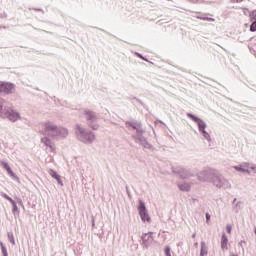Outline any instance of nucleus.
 <instances>
[{
	"label": "nucleus",
	"instance_id": "obj_5",
	"mask_svg": "<svg viewBox=\"0 0 256 256\" xmlns=\"http://www.w3.org/2000/svg\"><path fill=\"white\" fill-rule=\"evenodd\" d=\"M187 117H189L190 119H192V121H195V123H198L199 129L200 131L203 133L204 137H207V132L205 131V128L207 127V125L203 122V120L197 118L195 115L188 113Z\"/></svg>",
	"mask_w": 256,
	"mask_h": 256
},
{
	"label": "nucleus",
	"instance_id": "obj_21",
	"mask_svg": "<svg viewBox=\"0 0 256 256\" xmlns=\"http://www.w3.org/2000/svg\"><path fill=\"white\" fill-rule=\"evenodd\" d=\"M226 231H227V233H229V235H231V231H232L231 225H228V226L226 227Z\"/></svg>",
	"mask_w": 256,
	"mask_h": 256
},
{
	"label": "nucleus",
	"instance_id": "obj_11",
	"mask_svg": "<svg viewBox=\"0 0 256 256\" xmlns=\"http://www.w3.org/2000/svg\"><path fill=\"white\" fill-rule=\"evenodd\" d=\"M7 117L9 118L10 121H18L19 113L14 112L13 110L7 111Z\"/></svg>",
	"mask_w": 256,
	"mask_h": 256
},
{
	"label": "nucleus",
	"instance_id": "obj_12",
	"mask_svg": "<svg viewBox=\"0 0 256 256\" xmlns=\"http://www.w3.org/2000/svg\"><path fill=\"white\" fill-rule=\"evenodd\" d=\"M234 169L240 173H249V165L242 164L240 166H235Z\"/></svg>",
	"mask_w": 256,
	"mask_h": 256
},
{
	"label": "nucleus",
	"instance_id": "obj_23",
	"mask_svg": "<svg viewBox=\"0 0 256 256\" xmlns=\"http://www.w3.org/2000/svg\"><path fill=\"white\" fill-rule=\"evenodd\" d=\"M231 3H243V0H231Z\"/></svg>",
	"mask_w": 256,
	"mask_h": 256
},
{
	"label": "nucleus",
	"instance_id": "obj_18",
	"mask_svg": "<svg viewBox=\"0 0 256 256\" xmlns=\"http://www.w3.org/2000/svg\"><path fill=\"white\" fill-rule=\"evenodd\" d=\"M8 239L12 245H15V236H13V233L9 232L8 233Z\"/></svg>",
	"mask_w": 256,
	"mask_h": 256
},
{
	"label": "nucleus",
	"instance_id": "obj_16",
	"mask_svg": "<svg viewBox=\"0 0 256 256\" xmlns=\"http://www.w3.org/2000/svg\"><path fill=\"white\" fill-rule=\"evenodd\" d=\"M205 255H207V246L205 245V242H202L200 256H205Z\"/></svg>",
	"mask_w": 256,
	"mask_h": 256
},
{
	"label": "nucleus",
	"instance_id": "obj_17",
	"mask_svg": "<svg viewBox=\"0 0 256 256\" xmlns=\"http://www.w3.org/2000/svg\"><path fill=\"white\" fill-rule=\"evenodd\" d=\"M0 247H1L3 256H9L7 253V248L5 247V244H3V242H0Z\"/></svg>",
	"mask_w": 256,
	"mask_h": 256
},
{
	"label": "nucleus",
	"instance_id": "obj_28",
	"mask_svg": "<svg viewBox=\"0 0 256 256\" xmlns=\"http://www.w3.org/2000/svg\"><path fill=\"white\" fill-rule=\"evenodd\" d=\"M231 256H237V255H235V254H232Z\"/></svg>",
	"mask_w": 256,
	"mask_h": 256
},
{
	"label": "nucleus",
	"instance_id": "obj_6",
	"mask_svg": "<svg viewBox=\"0 0 256 256\" xmlns=\"http://www.w3.org/2000/svg\"><path fill=\"white\" fill-rule=\"evenodd\" d=\"M13 91H15V85L12 83L0 82V93L9 95V93H13Z\"/></svg>",
	"mask_w": 256,
	"mask_h": 256
},
{
	"label": "nucleus",
	"instance_id": "obj_27",
	"mask_svg": "<svg viewBox=\"0 0 256 256\" xmlns=\"http://www.w3.org/2000/svg\"><path fill=\"white\" fill-rule=\"evenodd\" d=\"M92 139H95V136H92Z\"/></svg>",
	"mask_w": 256,
	"mask_h": 256
},
{
	"label": "nucleus",
	"instance_id": "obj_24",
	"mask_svg": "<svg viewBox=\"0 0 256 256\" xmlns=\"http://www.w3.org/2000/svg\"><path fill=\"white\" fill-rule=\"evenodd\" d=\"M77 131H79L82 134L85 133V130L81 129V127H79V126L77 127Z\"/></svg>",
	"mask_w": 256,
	"mask_h": 256
},
{
	"label": "nucleus",
	"instance_id": "obj_4",
	"mask_svg": "<svg viewBox=\"0 0 256 256\" xmlns=\"http://www.w3.org/2000/svg\"><path fill=\"white\" fill-rule=\"evenodd\" d=\"M141 239H142V245L146 249L151 247V245H153V243L155 241V237H153V232L142 234Z\"/></svg>",
	"mask_w": 256,
	"mask_h": 256
},
{
	"label": "nucleus",
	"instance_id": "obj_20",
	"mask_svg": "<svg viewBox=\"0 0 256 256\" xmlns=\"http://www.w3.org/2000/svg\"><path fill=\"white\" fill-rule=\"evenodd\" d=\"M250 31H256V21L251 24Z\"/></svg>",
	"mask_w": 256,
	"mask_h": 256
},
{
	"label": "nucleus",
	"instance_id": "obj_2",
	"mask_svg": "<svg viewBox=\"0 0 256 256\" xmlns=\"http://www.w3.org/2000/svg\"><path fill=\"white\" fill-rule=\"evenodd\" d=\"M83 115H84V118L86 119V121L89 122V125L91 128H93L94 130L99 129V124L93 125V123H95V121H97V114H95V112H93L90 109H86V110H84Z\"/></svg>",
	"mask_w": 256,
	"mask_h": 256
},
{
	"label": "nucleus",
	"instance_id": "obj_13",
	"mask_svg": "<svg viewBox=\"0 0 256 256\" xmlns=\"http://www.w3.org/2000/svg\"><path fill=\"white\" fill-rule=\"evenodd\" d=\"M49 175H51V177H53V179H56L57 183H59V185H63V181H61V176H59V174H57V172H55V170H49Z\"/></svg>",
	"mask_w": 256,
	"mask_h": 256
},
{
	"label": "nucleus",
	"instance_id": "obj_14",
	"mask_svg": "<svg viewBox=\"0 0 256 256\" xmlns=\"http://www.w3.org/2000/svg\"><path fill=\"white\" fill-rule=\"evenodd\" d=\"M58 133L61 137H67V135H69L67 128H58Z\"/></svg>",
	"mask_w": 256,
	"mask_h": 256
},
{
	"label": "nucleus",
	"instance_id": "obj_25",
	"mask_svg": "<svg viewBox=\"0 0 256 256\" xmlns=\"http://www.w3.org/2000/svg\"><path fill=\"white\" fill-rule=\"evenodd\" d=\"M204 21H215L213 18H203Z\"/></svg>",
	"mask_w": 256,
	"mask_h": 256
},
{
	"label": "nucleus",
	"instance_id": "obj_1",
	"mask_svg": "<svg viewBox=\"0 0 256 256\" xmlns=\"http://www.w3.org/2000/svg\"><path fill=\"white\" fill-rule=\"evenodd\" d=\"M40 133L47 135V137H58L59 127L51 122H47L40 125Z\"/></svg>",
	"mask_w": 256,
	"mask_h": 256
},
{
	"label": "nucleus",
	"instance_id": "obj_8",
	"mask_svg": "<svg viewBox=\"0 0 256 256\" xmlns=\"http://www.w3.org/2000/svg\"><path fill=\"white\" fill-rule=\"evenodd\" d=\"M227 245H229V239L227 238V235H225V233H223L222 238H221V249L223 251H227V249H228Z\"/></svg>",
	"mask_w": 256,
	"mask_h": 256
},
{
	"label": "nucleus",
	"instance_id": "obj_15",
	"mask_svg": "<svg viewBox=\"0 0 256 256\" xmlns=\"http://www.w3.org/2000/svg\"><path fill=\"white\" fill-rule=\"evenodd\" d=\"M180 191H191V185L184 183L179 185Z\"/></svg>",
	"mask_w": 256,
	"mask_h": 256
},
{
	"label": "nucleus",
	"instance_id": "obj_7",
	"mask_svg": "<svg viewBox=\"0 0 256 256\" xmlns=\"http://www.w3.org/2000/svg\"><path fill=\"white\" fill-rule=\"evenodd\" d=\"M41 143H43L46 147H49L51 151H55V143L51 141L48 137H44L41 139Z\"/></svg>",
	"mask_w": 256,
	"mask_h": 256
},
{
	"label": "nucleus",
	"instance_id": "obj_26",
	"mask_svg": "<svg viewBox=\"0 0 256 256\" xmlns=\"http://www.w3.org/2000/svg\"><path fill=\"white\" fill-rule=\"evenodd\" d=\"M0 111H3V106H0Z\"/></svg>",
	"mask_w": 256,
	"mask_h": 256
},
{
	"label": "nucleus",
	"instance_id": "obj_10",
	"mask_svg": "<svg viewBox=\"0 0 256 256\" xmlns=\"http://www.w3.org/2000/svg\"><path fill=\"white\" fill-rule=\"evenodd\" d=\"M2 197L4 199H7V201H9L11 203V205L13 207L12 208L13 213H15V211H18L19 208L17 207V203L14 202L13 198L9 197V195H7V194H2Z\"/></svg>",
	"mask_w": 256,
	"mask_h": 256
},
{
	"label": "nucleus",
	"instance_id": "obj_9",
	"mask_svg": "<svg viewBox=\"0 0 256 256\" xmlns=\"http://www.w3.org/2000/svg\"><path fill=\"white\" fill-rule=\"evenodd\" d=\"M0 165L7 171L8 175H10L11 177H15V174L13 173L11 166H9V163L0 161Z\"/></svg>",
	"mask_w": 256,
	"mask_h": 256
},
{
	"label": "nucleus",
	"instance_id": "obj_19",
	"mask_svg": "<svg viewBox=\"0 0 256 256\" xmlns=\"http://www.w3.org/2000/svg\"><path fill=\"white\" fill-rule=\"evenodd\" d=\"M164 252H165V255H166V256H171V248H170L169 246H166V247H165Z\"/></svg>",
	"mask_w": 256,
	"mask_h": 256
},
{
	"label": "nucleus",
	"instance_id": "obj_22",
	"mask_svg": "<svg viewBox=\"0 0 256 256\" xmlns=\"http://www.w3.org/2000/svg\"><path fill=\"white\" fill-rule=\"evenodd\" d=\"M211 219V215L209 213L206 214V222L209 223V220Z\"/></svg>",
	"mask_w": 256,
	"mask_h": 256
},
{
	"label": "nucleus",
	"instance_id": "obj_3",
	"mask_svg": "<svg viewBox=\"0 0 256 256\" xmlns=\"http://www.w3.org/2000/svg\"><path fill=\"white\" fill-rule=\"evenodd\" d=\"M138 213L144 223L145 222L151 223V217L149 216V213L147 212V207H145V202L142 200L139 201Z\"/></svg>",
	"mask_w": 256,
	"mask_h": 256
}]
</instances>
